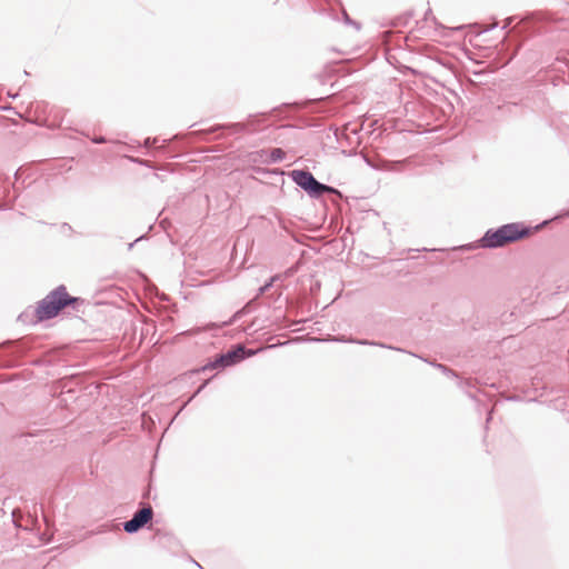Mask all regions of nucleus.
<instances>
[{
  "label": "nucleus",
  "instance_id": "1",
  "mask_svg": "<svg viewBox=\"0 0 569 569\" xmlns=\"http://www.w3.org/2000/svg\"><path fill=\"white\" fill-rule=\"evenodd\" d=\"M538 229H539V227L531 229V228L525 227L521 223L505 224L495 231H492V230L487 231L485 237L481 239L482 247H487V248L503 247L508 243L530 237L533 233V231L538 230Z\"/></svg>",
  "mask_w": 569,
  "mask_h": 569
},
{
  "label": "nucleus",
  "instance_id": "2",
  "mask_svg": "<svg viewBox=\"0 0 569 569\" xmlns=\"http://www.w3.org/2000/svg\"><path fill=\"white\" fill-rule=\"evenodd\" d=\"M78 301V298L71 297L66 287L60 286L49 292L36 309V317L39 321L56 317L63 308Z\"/></svg>",
  "mask_w": 569,
  "mask_h": 569
},
{
  "label": "nucleus",
  "instance_id": "3",
  "mask_svg": "<svg viewBox=\"0 0 569 569\" xmlns=\"http://www.w3.org/2000/svg\"><path fill=\"white\" fill-rule=\"evenodd\" d=\"M292 178L298 186L310 192H313L315 194H321L326 191H331V188L319 183L308 171L295 170L292 172Z\"/></svg>",
  "mask_w": 569,
  "mask_h": 569
},
{
  "label": "nucleus",
  "instance_id": "4",
  "mask_svg": "<svg viewBox=\"0 0 569 569\" xmlns=\"http://www.w3.org/2000/svg\"><path fill=\"white\" fill-rule=\"evenodd\" d=\"M152 508H142L134 513L133 518L124 523V530L127 532H136L142 528L148 521L152 519Z\"/></svg>",
  "mask_w": 569,
  "mask_h": 569
},
{
  "label": "nucleus",
  "instance_id": "5",
  "mask_svg": "<svg viewBox=\"0 0 569 569\" xmlns=\"http://www.w3.org/2000/svg\"><path fill=\"white\" fill-rule=\"evenodd\" d=\"M244 356V348L239 346L237 349L227 352L226 355L220 356L213 363H211L210 368H216L218 366L227 367L236 363L241 360Z\"/></svg>",
  "mask_w": 569,
  "mask_h": 569
},
{
  "label": "nucleus",
  "instance_id": "6",
  "mask_svg": "<svg viewBox=\"0 0 569 569\" xmlns=\"http://www.w3.org/2000/svg\"><path fill=\"white\" fill-rule=\"evenodd\" d=\"M270 157L273 161H280L283 159L284 152L282 149L276 148L271 151Z\"/></svg>",
  "mask_w": 569,
  "mask_h": 569
},
{
  "label": "nucleus",
  "instance_id": "7",
  "mask_svg": "<svg viewBox=\"0 0 569 569\" xmlns=\"http://www.w3.org/2000/svg\"><path fill=\"white\" fill-rule=\"evenodd\" d=\"M103 140L101 138H98V140H96V142H102Z\"/></svg>",
  "mask_w": 569,
  "mask_h": 569
},
{
  "label": "nucleus",
  "instance_id": "8",
  "mask_svg": "<svg viewBox=\"0 0 569 569\" xmlns=\"http://www.w3.org/2000/svg\"><path fill=\"white\" fill-rule=\"evenodd\" d=\"M103 140L101 138H98V140H96V142H102Z\"/></svg>",
  "mask_w": 569,
  "mask_h": 569
}]
</instances>
